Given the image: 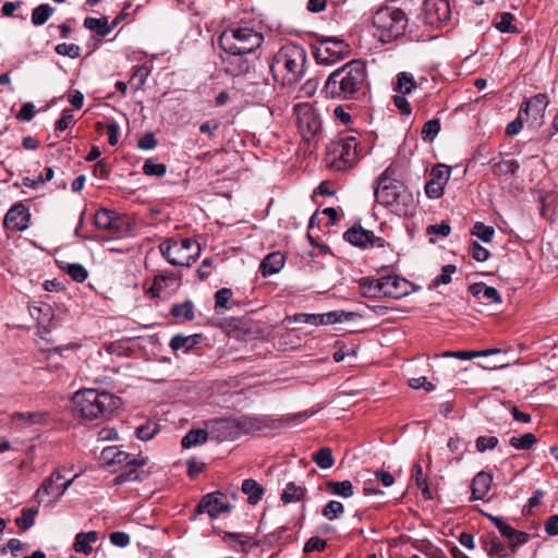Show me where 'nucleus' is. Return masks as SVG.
<instances>
[{
	"label": "nucleus",
	"mask_w": 558,
	"mask_h": 558,
	"mask_svg": "<svg viewBox=\"0 0 558 558\" xmlns=\"http://www.w3.org/2000/svg\"><path fill=\"white\" fill-rule=\"evenodd\" d=\"M393 169L388 167L376 180L374 195L380 205L398 216H408L415 209L413 194L404 184L392 178Z\"/></svg>",
	"instance_id": "1"
},
{
	"label": "nucleus",
	"mask_w": 558,
	"mask_h": 558,
	"mask_svg": "<svg viewBox=\"0 0 558 558\" xmlns=\"http://www.w3.org/2000/svg\"><path fill=\"white\" fill-rule=\"evenodd\" d=\"M365 84L366 65L361 60H353L329 75L324 92L327 97L349 99L354 97Z\"/></svg>",
	"instance_id": "2"
},
{
	"label": "nucleus",
	"mask_w": 558,
	"mask_h": 558,
	"mask_svg": "<svg viewBox=\"0 0 558 558\" xmlns=\"http://www.w3.org/2000/svg\"><path fill=\"white\" fill-rule=\"evenodd\" d=\"M305 63L306 52L303 47L288 44L274 56L270 71L276 81L290 85L303 76Z\"/></svg>",
	"instance_id": "3"
},
{
	"label": "nucleus",
	"mask_w": 558,
	"mask_h": 558,
	"mask_svg": "<svg viewBox=\"0 0 558 558\" xmlns=\"http://www.w3.org/2000/svg\"><path fill=\"white\" fill-rule=\"evenodd\" d=\"M74 410L83 417L95 420L111 414L120 405V399L107 391L84 389L73 397Z\"/></svg>",
	"instance_id": "4"
},
{
	"label": "nucleus",
	"mask_w": 558,
	"mask_h": 558,
	"mask_svg": "<svg viewBox=\"0 0 558 558\" xmlns=\"http://www.w3.org/2000/svg\"><path fill=\"white\" fill-rule=\"evenodd\" d=\"M100 460L106 465H121L124 466V471L116 476L114 483L117 485L126 483V482H135V481H144L148 476V472L142 470L144 465L148 463V458L146 457H133L132 454L120 450L116 446H109L101 450Z\"/></svg>",
	"instance_id": "5"
},
{
	"label": "nucleus",
	"mask_w": 558,
	"mask_h": 558,
	"mask_svg": "<svg viewBox=\"0 0 558 558\" xmlns=\"http://www.w3.org/2000/svg\"><path fill=\"white\" fill-rule=\"evenodd\" d=\"M373 26L381 43H391L404 35L408 17L399 8L383 7L374 13Z\"/></svg>",
	"instance_id": "6"
},
{
	"label": "nucleus",
	"mask_w": 558,
	"mask_h": 558,
	"mask_svg": "<svg viewBox=\"0 0 558 558\" xmlns=\"http://www.w3.org/2000/svg\"><path fill=\"white\" fill-rule=\"evenodd\" d=\"M263 41L264 36L250 27L228 29L219 38V44L227 53H252Z\"/></svg>",
	"instance_id": "7"
},
{
	"label": "nucleus",
	"mask_w": 558,
	"mask_h": 558,
	"mask_svg": "<svg viewBox=\"0 0 558 558\" xmlns=\"http://www.w3.org/2000/svg\"><path fill=\"white\" fill-rule=\"evenodd\" d=\"M357 146L359 143L353 136L332 141L327 148V166L336 171L352 168L360 158Z\"/></svg>",
	"instance_id": "8"
},
{
	"label": "nucleus",
	"mask_w": 558,
	"mask_h": 558,
	"mask_svg": "<svg viewBox=\"0 0 558 558\" xmlns=\"http://www.w3.org/2000/svg\"><path fill=\"white\" fill-rule=\"evenodd\" d=\"M162 256L173 266L190 267L199 255L201 246L192 239H168L159 245Z\"/></svg>",
	"instance_id": "9"
},
{
	"label": "nucleus",
	"mask_w": 558,
	"mask_h": 558,
	"mask_svg": "<svg viewBox=\"0 0 558 558\" xmlns=\"http://www.w3.org/2000/svg\"><path fill=\"white\" fill-rule=\"evenodd\" d=\"M77 475L70 478L54 471L37 488V506L50 507L57 502Z\"/></svg>",
	"instance_id": "10"
},
{
	"label": "nucleus",
	"mask_w": 558,
	"mask_h": 558,
	"mask_svg": "<svg viewBox=\"0 0 558 558\" xmlns=\"http://www.w3.org/2000/svg\"><path fill=\"white\" fill-rule=\"evenodd\" d=\"M209 437L222 442L231 441L241 436L242 433H247L252 426H247L246 421L230 420V418H215L206 423Z\"/></svg>",
	"instance_id": "11"
},
{
	"label": "nucleus",
	"mask_w": 558,
	"mask_h": 558,
	"mask_svg": "<svg viewBox=\"0 0 558 558\" xmlns=\"http://www.w3.org/2000/svg\"><path fill=\"white\" fill-rule=\"evenodd\" d=\"M299 131L305 141H311L322 128V122L314 107L307 102L294 107Z\"/></svg>",
	"instance_id": "12"
},
{
	"label": "nucleus",
	"mask_w": 558,
	"mask_h": 558,
	"mask_svg": "<svg viewBox=\"0 0 558 558\" xmlns=\"http://www.w3.org/2000/svg\"><path fill=\"white\" fill-rule=\"evenodd\" d=\"M548 98L546 94H536L526 101H524L520 108V112L526 121L530 122L532 128H539L544 124L545 111L548 107Z\"/></svg>",
	"instance_id": "13"
},
{
	"label": "nucleus",
	"mask_w": 558,
	"mask_h": 558,
	"mask_svg": "<svg viewBox=\"0 0 558 558\" xmlns=\"http://www.w3.org/2000/svg\"><path fill=\"white\" fill-rule=\"evenodd\" d=\"M349 47L343 40L326 38L322 40L320 46L316 49L315 59L318 63L330 64L347 57Z\"/></svg>",
	"instance_id": "14"
},
{
	"label": "nucleus",
	"mask_w": 558,
	"mask_h": 558,
	"mask_svg": "<svg viewBox=\"0 0 558 558\" xmlns=\"http://www.w3.org/2000/svg\"><path fill=\"white\" fill-rule=\"evenodd\" d=\"M32 222V213L23 202L15 203L5 214L3 226L9 231L22 232Z\"/></svg>",
	"instance_id": "15"
},
{
	"label": "nucleus",
	"mask_w": 558,
	"mask_h": 558,
	"mask_svg": "<svg viewBox=\"0 0 558 558\" xmlns=\"http://www.w3.org/2000/svg\"><path fill=\"white\" fill-rule=\"evenodd\" d=\"M344 240L360 248L385 247L386 241L376 236L373 231L366 230L361 226H353L343 234Z\"/></svg>",
	"instance_id": "16"
},
{
	"label": "nucleus",
	"mask_w": 558,
	"mask_h": 558,
	"mask_svg": "<svg viewBox=\"0 0 558 558\" xmlns=\"http://www.w3.org/2000/svg\"><path fill=\"white\" fill-rule=\"evenodd\" d=\"M425 23L435 25L450 19L448 0H424L422 5Z\"/></svg>",
	"instance_id": "17"
},
{
	"label": "nucleus",
	"mask_w": 558,
	"mask_h": 558,
	"mask_svg": "<svg viewBox=\"0 0 558 558\" xmlns=\"http://www.w3.org/2000/svg\"><path fill=\"white\" fill-rule=\"evenodd\" d=\"M230 510L231 506L225 501V495L220 492L204 496L196 507L197 513L207 512L210 518H217L219 514Z\"/></svg>",
	"instance_id": "18"
},
{
	"label": "nucleus",
	"mask_w": 558,
	"mask_h": 558,
	"mask_svg": "<svg viewBox=\"0 0 558 558\" xmlns=\"http://www.w3.org/2000/svg\"><path fill=\"white\" fill-rule=\"evenodd\" d=\"M384 296L400 299L411 292V282L398 276L383 277Z\"/></svg>",
	"instance_id": "19"
},
{
	"label": "nucleus",
	"mask_w": 558,
	"mask_h": 558,
	"mask_svg": "<svg viewBox=\"0 0 558 558\" xmlns=\"http://www.w3.org/2000/svg\"><path fill=\"white\" fill-rule=\"evenodd\" d=\"M179 287V279L173 275H158L155 277L150 292L156 298H168Z\"/></svg>",
	"instance_id": "20"
},
{
	"label": "nucleus",
	"mask_w": 558,
	"mask_h": 558,
	"mask_svg": "<svg viewBox=\"0 0 558 558\" xmlns=\"http://www.w3.org/2000/svg\"><path fill=\"white\" fill-rule=\"evenodd\" d=\"M225 59L226 71L232 76L248 73L253 66L252 61L244 57L245 53H228Z\"/></svg>",
	"instance_id": "21"
},
{
	"label": "nucleus",
	"mask_w": 558,
	"mask_h": 558,
	"mask_svg": "<svg viewBox=\"0 0 558 558\" xmlns=\"http://www.w3.org/2000/svg\"><path fill=\"white\" fill-rule=\"evenodd\" d=\"M469 290L478 301L486 302L487 304L501 303L499 292L495 288L486 286L484 282L473 283L470 286Z\"/></svg>",
	"instance_id": "22"
},
{
	"label": "nucleus",
	"mask_w": 558,
	"mask_h": 558,
	"mask_svg": "<svg viewBox=\"0 0 558 558\" xmlns=\"http://www.w3.org/2000/svg\"><path fill=\"white\" fill-rule=\"evenodd\" d=\"M286 258L282 253L280 252H272L269 253L264 257L259 265V270L263 277L272 276L277 272H279L283 265H284Z\"/></svg>",
	"instance_id": "23"
},
{
	"label": "nucleus",
	"mask_w": 558,
	"mask_h": 558,
	"mask_svg": "<svg viewBox=\"0 0 558 558\" xmlns=\"http://www.w3.org/2000/svg\"><path fill=\"white\" fill-rule=\"evenodd\" d=\"M492 483L493 476L489 473H477L472 481L473 499H484L490 488Z\"/></svg>",
	"instance_id": "24"
},
{
	"label": "nucleus",
	"mask_w": 558,
	"mask_h": 558,
	"mask_svg": "<svg viewBox=\"0 0 558 558\" xmlns=\"http://www.w3.org/2000/svg\"><path fill=\"white\" fill-rule=\"evenodd\" d=\"M97 541L98 533L96 531L77 533L73 544V549L78 554L88 555L93 550L92 544L96 543Z\"/></svg>",
	"instance_id": "25"
},
{
	"label": "nucleus",
	"mask_w": 558,
	"mask_h": 558,
	"mask_svg": "<svg viewBox=\"0 0 558 558\" xmlns=\"http://www.w3.org/2000/svg\"><path fill=\"white\" fill-rule=\"evenodd\" d=\"M241 489L247 495V501L251 505H257L264 495L263 486L252 478L244 480Z\"/></svg>",
	"instance_id": "26"
},
{
	"label": "nucleus",
	"mask_w": 558,
	"mask_h": 558,
	"mask_svg": "<svg viewBox=\"0 0 558 558\" xmlns=\"http://www.w3.org/2000/svg\"><path fill=\"white\" fill-rule=\"evenodd\" d=\"M362 294L367 298L384 296L383 277L379 279L363 278L360 280Z\"/></svg>",
	"instance_id": "27"
},
{
	"label": "nucleus",
	"mask_w": 558,
	"mask_h": 558,
	"mask_svg": "<svg viewBox=\"0 0 558 558\" xmlns=\"http://www.w3.org/2000/svg\"><path fill=\"white\" fill-rule=\"evenodd\" d=\"M499 532L505 538H507L509 545L513 548L524 544L529 538L526 533L513 529L508 523L501 526Z\"/></svg>",
	"instance_id": "28"
},
{
	"label": "nucleus",
	"mask_w": 558,
	"mask_h": 558,
	"mask_svg": "<svg viewBox=\"0 0 558 558\" xmlns=\"http://www.w3.org/2000/svg\"><path fill=\"white\" fill-rule=\"evenodd\" d=\"M94 221L99 229L104 230H111L118 227V221L114 218V214L104 208L96 211Z\"/></svg>",
	"instance_id": "29"
},
{
	"label": "nucleus",
	"mask_w": 558,
	"mask_h": 558,
	"mask_svg": "<svg viewBox=\"0 0 558 558\" xmlns=\"http://www.w3.org/2000/svg\"><path fill=\"white\" fill-rule=\"evenodd\" d=\"M498 349H488L483 351H446L440 356L457 357L460 360H471L477 356H488L490 354L499 353ZM439 355H436L438 357Z\"/></svg>",
	"instance_id": "30"
},
{
	"label": "nucleus",
	"mask_w": 558,
	"mask_h": 558,
	"mask_svg": "<svg viewBox=\"0 0 558 558\" xmlns=\"http://www.w3.org/2000/svg\"><path fill=\"white\" fill-rule=\"evenodd\" d=\"M209 437L208 429H192L181 441L182 447L191 448L204 444Z\"/></svg>",
	"instance_id": "31"
},
{
	"label": "nucleus",
	"mask_w": 558,
	"mask_h": 558,
	"mask_svg": "<svg viewBox=\"0 0 558 558\" xmlns=\"http://www.w3.org/2000/svg\"><path fill=\"white\" fill-rule=\"evenodd\" d=\"M84 26L87 29L95 31L101 37L107 36L112 31V26H109L108 19L106 16L100 19L86 17L84 20Z\"/></svg>",
	"instance_id": "32"
},
{
	"label": "nucleus",
	"mask_w": 558,
	"mask_h": 558,
	"mask_svg": "<svg viewBox=\"0 0 558 558\" xmlns=\"http://www.w3.org/2000/svg\"><path fill=\"white\" fill-rule=\"evenodd\" d=\"M327 488L335 495L343 498H349L354 494V487L348 480L341 482L329 481L327 482Z\"/></svg>",
	"instance_id": "33"
},
{
	"label": "nucleus",
	"mask_w": 558,
	"mask_h": 558,
	"mask_svg": "<svg viewBox=\"0 0 558 558\" xmlns=\"http://www.w3.org/2000/svg\"><path fill=\"white\" fill-rule=\"evenodd\" d=\"M198 338H199L198 335H192V336L177 335V336L172 337V339L170 340V348L173 351H178V350H182V349L187 351V350L192 349L197 343Z\"/></svg>",
	"instance_id": "34"
},
{
	"label": "nucleus",
	"mask_w": 558,
	"mask_h": 558,
	"mask_svg": "<svg viewBox=\"0 0 558 558\" xmlns=\"http://www.w3.org/2000/svg\"><path fill=\"white\" fill-rule=\"evenodd\" d=\"M305 495V488L298 486L295 483L290 482L283 493L281 494V500L283 504H290L301 500Z\"/></svg>",
	"instance_id": "35"
},
{
	"label": "nucleus",
	"mask_w": 558,
	"mask_h": 558,
	"mask_svg": "<svg viewBox=\"0 0 558 558\" xmlns=\"http://www.w3.org/2000/svg\"><path fill=\"white\" fill-rule=\"evenodd\" d=\"M312 460L322 469H330L335 464L332 451L329 447H323L313 453Z\"/></svg>",
	"instance_id": "36"
},
{
	"label": "nucleus",
	"mask_w": 558,
	"mask_h": 558,
	"mask_svg": "<svg viewBox=\"0 0 558 558\" xmlns=\"http://www.w3.org/2000/svg\"><path fill=\"white\" fill-rule=\"evenodd\" d=\"M484 549L492 558H505L508 556L506 546L496 537L485 543Z\"/></svg>",
	"instance_id": "37"
},
{
	"label": "nucleus",
	"mask_w": 558,
	"mask_h": 558,
	"mask_svg": "<svg viewBox=\"0 0 558 558\" xmlns=\"http://www.w3.org/2000/svg\"><path fill=\"white\" fill-rule=\"evenodd\" d=\"M61 269L76 282H84L88 277L87 269L78 263L65 264Z\"/></svg>",
	"instance_id": "38"
},
{
	"label": "nucleus",
	"mask_w": 558,
	"mask_h": 558,
	"mask_svg": "<svg viewBox=\"0 0 558 558\" xmlns=\"http://www.w3.org/2000/svg\"><path fill=\"white\" fill-rule=\"evenodd\" d=\"M416 87V83L412 74L408 72H401L397 77L396 90L407 95L410 94Z\"/></svg>",
	"instance_id": "39"
},
{
	"label": "nucleus",
	"mask_w": 558,
	"mask_h": 558,
	"mask_svg": "<svg viewBox=\"0 0 558 558\" xmlns=\"http://www.w3.org/2000/svg\"><path fill=\"white\" fill-rule=\"evenodd\" d=\"M513 20V14L504 12L499 15V20L495 23V26L500 33L517 34L519 29L512 24Z\"/></svg>",
	"instance_id": "40"
},
{
	"label": "nucleus",
	"mask_w": 558,
	"mask_h": 558,
	"mask_svg": "<svg viewBox=\"0 0 558 558\" xmlns=\"http://www.w3.org/2000/svg\"><path fill=\"white\" fill-rule=\"evenodd\" d=\"M354 316L353 313H347L344 311H331L322 314V325H330L336 323L348 322Z\"/></svg>",
	"instance_id": "41"
},
{
	"label": "nucleus",
	"mask_w": 558,
	"mask_h": 558,
	"mask_svg": "<svg viewBox=\"0 0 558 558\" xmlns=\"http://www.w3.org/2000/svg\"><path fill=\"white\" fill-rule=\"evenodd\" d=\"M537 441L536 436L532 433H526L522 436H512L509 444L520 450L530 449Z\"/></svg>",
	"instance_id": "42"
},
{
	"label": "nucleus",
	"mask_w": 558,
	"mask_h": 558,
	"mask_svg": "<svg viewBox=\"0 0 558 558\" xmlns=\"http://www.w3.org/2000/svg\"><path fill=\"white\" fill-rule=\"evenodd\" d=\"M171 314L177 318L191 320L194 318V305L191 301H185L182 304H175L171 308Z\"/></svg>",
	"instance_id": "43"
},
{
	"label": "nucleus",
	"mask_w": 558,
	"mask_h": 558,
	"mask_svg": "<svg viewBox=\"0 0 558 558\" xmlns=\"http://www.w3.org/2000/svg\"><path fill=\"white\" fill-rule=\"evenodd\" d=\"M412 477L414 478L416 486L422 490L423 495L426 498H432V494H430L428 485H427V480L423 475V469H422L421 464L415 463L413 465Z\"/></svg>",
	"instance_id": "44"
},
{
	"label": "nucleus",
	"mask_w": 558,
	"mask_h": 558,
	"mask_svg": "<svg viewBox=\"0 0 558 558\" xmlns=\"http://www.w3.org/2000/svg\"><path fill=\"white\" fill-rule=\"evenodd\" d=\"M343 512L344 507L338 500L329 501L322 510L323 515L330 521L338 519Z\"/></svg>",
	"instance_id": "45"
},
{
	"label": "nucleus",
	"mask_w": 558,
	"mask_h": 558,
	"mask_svg": "<svg viewBox=\"0 0 558 558\" xmlns=\"http://www.w3.org/2000/svg\"><path fill=\"white\" fill-rule=\"evenodd\" d=\"M440 131V122L438 119L427 121L422 129V138L425 142H433Z\"/></svg>",
	"instance_id": "46"
},
{
	"label": "nucleus",
	"mask_w": 558,
	"mask_h": 558,
	"mask_svg": "<svg viewBox=\"0 0 558 558\" xmlns=\"http://www.w3.org/2000/svg\"><path fill=\"white\" fill-rule=\"evenodd\" d=\"M472 234L476 235L483 242L488 243L493 240L495 230L493 227L485 226L483 222H476L473 226Z\"/></svg>",
	"instance_id": "47"
},
{
	"label": "nucleus",
	"mask_w": 558,
	"mask_h": 558,
	"mask_svg": "<svg viewBox=\"0 0 558 558\" xmlns=\"http://www.w3.org/2000/svg\"><path fill=\"white\" fill-rule=\"evenodd\" d=\"M518 169L515 160H502L494 165V172L499 175L514 174Z\"/></svg>",
	"instance_id": "48"
},
{
	"label": "nucleus",
	"mask_w": 558,
	"mask_h": 558,
	"mask_svg": "<svg viewBox=\"0 0 558 558\" xmlns=\"http://www.w3.org/2000/svg\"><path fill=\"white\" fill-rule=\"evenodd\" d=\"M158 433V426L154 422H147L136 428V437L141 440H150Z\"/></svg>",
	"instance_id": "49"
},
{
	"label": "nucleus",
	"mask_w": 558,
	"mask_h": 558,
	"mask_svg": "<svg viewBox=\"0 0 558 558\" xmlns=\"http://www.w3.org/2000/svg\"><path fill=\"white\" fill-rule=\"evenodd\" d=\"M35 522V509L27 508L24 509L22 515L15 519L16 525L22 530L26 531L29 529Z\"/></svg>",
	"instance_id": "50"
},
{
	"label": "nucleus",
	"mask_w": 558,
	"mask_h": 558,
	"mask_svg": "<svg viewBox=\"0 0 558 558\" xmlns=\"http://www.w3.org/2000/svg\"><path fill=\"white\" fill-rule=\"evenodd\" d=\"M166 166L163 163H156L153 159H147L143 166V172L146 175H155L161 178L166 174Z\"/></svg>",
	"instance_id": "51"
},
{
	"label": "nucleus",
	"mask_w": 558,
	"mask_h": 558,
	"mask_svg": "<svg viewBox=\"0 0 558 558\" xmlns=\"http://www.w3.org/2000/svg\"><path fill=\"white\" fill-rule=\"evenodd\" d=\"M56 52L60 56L70 57L76 59L81 56V48L75 44H59L54 48Z\"/></svg>",
	"instance_id": "52"
},
{
	"label": "nucleus",
	"mask_w": 558,
	"mask_h": 558,
	"mask_svg": "<svg viewBox=\"0 0 558 558\" xmlns=\"http://www.w3.org/2000/svg\"><path fill=\"white\" fill-rule=\"evenodd\" d=\"M37 313L39 314V316L44 317L45 322L47 320V325L44 324V322H43V326H44V329L46 331H48L49 326L51 325L52 319L54 317V312H53L52 306L45 302H39V305L37 306ZM39 324H41V322Z\"/></svg>",
	"instance_id": "53"
},
{
	"label": "nucleus",
	"mask_w": 558,
	"mask_h": 558,
	"mask_svg": "<svg viewBox=\"0 0 558 558\" xmlns=\"http://www.w3.org/2000/svg\"><path fill=\"white\" fill-rule=\"evenodd\" d=\"M149 76V70L145 66L137 68L133 75L130 78V84L133 85L136 89H140L144 86Z\"/></svg>",
	"instance_id": "54"
},
{
	"label": "nucleus",
	"mask_w": 558,
	"mask_h": 558,
	"mask_svg": "<svg viewBox=\"0 0 558 558\" xmlns=\"http://www.w3.org/2000/svg\"><path fill=\"white\" fill-rule=\"evenodd\" d=\"M432 180L445 185L450 178V168L445 165H436L430 172Z\"/></svg>",
	"instance_id": "55"
},
{
	"label": "nucleus",
	"mask_w": 558,
	"mask_h": 558,
	"mask_svg": "<svg viewBox=\"0 0 558 558\" xmlns=\"http://www.w3.org/2000/svg\"><path fill=\"white\" fill-rule=\"evenodd\" d=\"M444 186L438 181L429 180L425 184V194L428 198H439L444 194Z\"/></svg>",
	"instance_id": "56"
},
{
	"label": "nucleus",
	"mask_w": 558,
	"mask_h": 558,
	"mask_svg": "<svg viewBox=\"0 0 558 558\" xmlns=\"http://www.w3.org/2000/svg\"><path fill=\"white\" fill-rule=\"evenodd\" d=\"M74 123V114L71 109H64L60 119L56 121V130L63 132Z\"/></svg>",
	"instance_id": "57"
},
{
	"label": "nucleus",
	"mask_w": 558,
	"mask_h": 558,
	"mask_svg": "<svg viewBox=\"0 0 558 558\" xmlns=\"http://www.w3.org/2000/svg\"><path fill=\"white\" fill-rule=\"evenodd\" d=\"M498 445V438L495 436H480L476 439V450L478 452H485L487 449H494Z\"/></svg>",
	"instance_id": "58"
},
{
	"label": "nucleus",
	"mask_w": 558,
	"mask_h": 558,
	"mask_svg": "<svg viewBox=\"0 0 558 558\" xmlns=\"http://www.w3.org/2000/svg\"><path fill=\"white\" fill-rule=\"evenodd\" d=\"M456 271H457V267L454 265L449 264V265L444 266L441 269V274L434 279V284L439 286V284L450 283L451 276Z\"/></svg>",
	"instance_id": "59"
},
{
	"label": "nucleus",
	"mask_w": 558,
	"mask_h": 558,
	"mask_svg": "<svg viewBox=\"0 0 558 558\" xmlns=\"http://www.w3.org/2000/svg\"><path fill=\"white\" fill-rule=\"evenodd\" d=\"M232 291L228 288H222L215 293V308H226L227 303L232 296Z\"/></svg>",
	"instance_id": "60"
},
{
	"label": "nucleus",
	"mask_w": 558,
	"mask_h": 558,
	"mask_svg": "<svg viewBox=\"0 0 558 558\" xmlns=\"http://www.w3.org/2000/svg\"><path fill=\"white\" fill-rule=\"evenodd\" d=\"M470 253L472 257L477 262H485L489 257V252L477 242H472L470 245Z\"/></svg>",
	"instance_id": "61"
},
{
	"label": "nucleus",
	"mask_w": 558,
	"mask_h": 558,
	"mask_svg": "<svg viewBox=\"0 0 558 558\" xmlns=\"http://www.w3.org/2000/svg\"><path fill=\"white\" fill-rule=\"evenodd\" d=\"M526 119L523 113L519 111L517 119L507 124L506 133L508 136L517 135L523 128V123Z\"/></svg>",
	"instance_id": "62"
},
{
	"label": "nucleus",
	"mask_w": 558,
	"mask_h": 558,
	"mask_svg": "<svg viewBox=\"0 0 558 558\" xmlns=\"http://www.w3.org/2000/svg\"><path fill=\"white\" fill-rule=\"evenodd\" d=\"M451 228L449 223L442 221L439 225H430L426 228V232L429 235L447 236L450 234Z\"/></svg>",
	"instance_id": "63"
},
{
	"label": "nucleus",
	"mask_w": 558,
	"mask_h": 558,
	"mask_svg": "<svg viewBox=\"0 0 558 558\" xmlns=\"http://www.w3.org/2000/svg\"><path fill=\"white\" fill-rule=\"evenodd\" d=\"M409 386L413 389L422 388L428 392L435 389V386L425 376L409 379Z\"/></svg>",
	"instance_id": "64"
}]
</instances>
